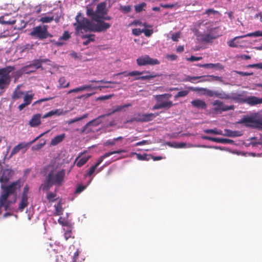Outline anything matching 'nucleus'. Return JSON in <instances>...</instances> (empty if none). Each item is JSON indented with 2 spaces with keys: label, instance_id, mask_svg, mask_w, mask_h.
Listing matches in <instances>:
<instances>
[{
  "label": "nucleus",
  "instance_id": "f257e3e1",
  "mask_svg": "<svg viewBox=\"0 0 262 262\" xmlns=\"http://www.w3.org/2000/svg\"><path fill=\"white\" fill-rule=\"evenodd\" d=\"M75 19L76 23H74L73 25L76 32L82 31V30L85 32L88 31L101 32L105 31L111 27L110 24L100 20V18L95 20L97 22L96 24L93 23L88 18L82 17L80 13L76 16Z\"/></svg>",
  "mask_w": 262,
  "mask_h": 262
},
{
  "label": "nucleus",
  "instance_id": "f03ea898",
  "mask_svg": "<svg viewBox=\"0 0 262 262\" xmlns=\"http://www.w3.org/2000/svg\"><path fill=\"white\" fill-rule=\"evenodd\" d=\"M48 173L45 179V183L40 186L43 190L50 189L53 185L61 186L64 182L66 175V170L61 169L57 170V167L49 165L48 167Z\"/></svg>",
  "mask_w": 262,
  "mask_h": 262
},
{
  "label": "nucleus",
  "instance_id": "7ed1b4c3",
  "mask_svg": "<svg viewBox=\"0 0 262 262\" xmlns=\"http://www.w3.org/2000/svg\"><path fill=\"white\" fill-rule=\"evenodd\" d=\"M106 13V3L104 2L98 4L95 11L91 8H86V14L93 20H97L98 18H103Z\"/></svg>",
  "mask_w": 262,
  "mask_h": 262
},
{
  "label": "nucleus",
  "instance_id": "20e7f679",
  "mask_svg": "<svg viewBox=\"0 0 262 262\" xmlns=\"http://www.w3.org/2000/svg\"><path fill=\"white\" fill-rule=\"evenodd\" d=\"M14 70V67L11 66L0 69V89H4L9 85L11 81L10 73Z\"/></svg>",
  "mask_w": 262,
  "mask_h": 262
},
{
  "label": "nucleus",
  "instance_id": "39448f33",
  "mask_svg": "<svg viewBox=\"0 0 262 262\" xmlns=\"http://www.w3.org/2000/svg\"><path fill=\"white\" fill-rule=\"evenodd\" d=\"M48 26L47 25H39L33 28L30 32L31 36L38 38L39 40H42L51 37L52 35L48 31Z\"/></svg>",
  "mask_w": 262,
  "mask_h": 262
},
{
  "label": "nucleus",
  "instance_id": "423d86ee",
  "mask_svg": "<svg viewBox=\"0 0 262 262\" xmlns=\"http://www.w3.org/2000/svg\"><path fill=\"white\" fill-rule=\"evenodd\" d=\"M188 89L192 91H204V95L208 97H216L221 99H228L229 94L225 93L223 91H212L207 88H199L189 87Z\"/></svg>",
  "mask_w": 262,
  "mask_h": 262
},
{
  "label": "nucleus",
  "instance_id": "0eeeda50",
  "mask_svg": "<svg viewBox=\"0 0 262 262\" xmlns=\"http://www.w3.org/2000/svg\"><path fill=\"white\" fill-rule=\"evenodd\" d=\"M240 122L245 123V125L247 127L262 129V117L255 118L253 117H245L242 119Z\"/></svg>",
  "mask_w": 262,
  "mask_h": 262
},
{
  "label": "nucleus",
  "instance_id": "6e6552de",
  "mask_svg": "<svg viewBox=\"0 0 262 262\" xmlns=\"http://www.w3.org/2000/svg\"><path fill=\"white\" fill-rule=\"evenodd\" d=\"M137 63L139 66L146 65L154 66L160 64V61L157 59L151 58L148 55H142L136 59Z\"/></svg>",
  "mask_w": 262,
  "mask_h": 262
},
{
  "label": "nucleus",
  "instance_id": "1a4fd4ad",
  "mask_svg": "<svg viewBox=\"0 0 262 262\" xmlns=\"http://www.w3.org/2000/svg\"><path fill=\"white\" fill-rule=\"evenodd\" d=\"M21 187L20 182L19 180H17L12 182L11 184L5 186L2 184L1 188L3 190H5L9 195L15 194L16 190L19 189Z\"/></svg>",
  "mask_w": 262,
  "mask_h": 262
},
{
  "label": "nucleus",
  "instance_id": "9d476101",
  "mask_svg": "<svg viewBox=\"0 0 262 262\" xmlns=\"http://www.w3.org/2000/svg\"><path fill=\"white\" fill-rule=\"evenodd\" d=\"M247 94L246 91H242L241 93H232L229 94L228 99L234 101L238 103H245L246 96Z\"/></svg>",
  "mask_w": 262,
  "mask_h": 262
},
{
  "label": "nucleus",
  "instance_id": "9b49d317",
  "mask_svg": "<svg viewBox=\"0 0 262 262\" xmlns=\"http://www.w3.org/2000/svg\"><path fill=\"white\" fill-rule=\"evenodd\" d=\"M14 174L13 171L9 168H5L0 171V183L6 184L12 178Z\"/></svg>",
  "mask_w": 262,
  "mask_h": 262
},
{
  "label": "nucleus",
  "instance_id": "f8f14e48",
  "mask_svg": "<svg viewBox=\"0 0 262 262\" xmlns=\"http://www.w3.org/2000/svg\"><path fill=\"white\" fill-rule=\"evenodd\" d=\"M212 105L215 106L214 108L215 112H226L230 110H233L234 109V106L231 105L230 106L226 105L223 102L220 100H216L212 103Z\"/></svg>",
  "mask_w": 262,
  "mask_h": 262
},
{
  "label": "nucleus",
  "instance_id": "ddd939ff",
  "mask_svg": "<svg viewBox=\"0 0 262 262\" xmlns=\"http://www.w3.org/2000/svg\"><path fill=\"white\" fill-rule=\"evenodd\" d=\"M105 115H102L99 116L98 118L94 119L91 121H89L88 123H87L82 128V129L81 130V134H88L92 132V129L89 128V126L94 125L95 126H97L99 125L101 121L99 120L100 118L103 117Z\"/></svg>",
  "mask_w": 262,
  "mask_h": 262
},
{
  "label": "nucleus",
  "instance_id": "4468645a",
  "mask_svg": "<svg viewBox=\"0 0 262 262\" xmlns=\"http://www.w3.org/2000/svg\"><path fill=\"white\" fill-rule=\"evenodd\" d=\"M202 138L204 140H208L216 143L224 144H232L234 142L233 140L229 139L215 138L207 136H202Z\"/></svg>",
  "mask_w": 262,
  "mask_h": 262
},
{
  "label": "nucleus",
  "instance_id": "2eb2a0df",
  "mask_svg": "<svg viewBox=\"0 0 262 262\" xmlns=\"http://www.w3.org/2000/svg\"><path fill=\"white\" fill-rule=\"evenodd\" d=\"M159 115L158 113H149L139 114L138 118V122H148L152 120L154 118Z\"/></svg>",
  "mask_w": 262,
  "mask_h": 262
},
{
  "label": "nucleus",
  "instance_id": "dca6fc26",
  "mask_svg": "<svg viewBox=\"0 0 262 262\" xmlns=\"http://www.w3.org/2000/svg\"><path fill=\"white\" fill-rule=\"evenodd\" d=\"M29 92H28L27 93H26L24 97V103L20 104L18 106V108L19 111H21L23 110L25 107L31 104L32 102V101L33 98L34 94H29L28 93Z\"/></svg>",
  "mask_w": 262,
  "mask_h": 262
},
{
  "label": "nucleus",
  "instance_id": "f3484780",
  "mask_svg": "<svg viewBox=\"0 0 262 262\" xmlns=\"http://www.w3.org/2000/svg\"><path fill=\"white\" fill-rule=\"evenodd\" d=\"M41 114H36L34 115L29 122V125L32 127H36L41 124Z\"/></svg>",
  "mask_w": 262,
  "mask_h": 262
},
{
  "label": "nucleus",
  "instance_id": "a211bd4d",
  "mask_svg": "<svg viewBox=\"0 0 262 262\" xmlns=\"http://www.w3.org/2000/svg\"><path fill=\"white\" fill-rule=\"evenodd\" d=\"M126 151L124 149L122 150H115L113 151H110L108 152L105 153L103 155L101 156L100 158L98 159L96 163L94 165L95 166H96L97 168V167L101 163V162L103 161V160L106 158V157H108L110 156L111 155L115 154H120L122 152H125Z\"/></svg>",
  "mask_w": 262,
  "mask_h": 262
},
{
  "label": "nucleus",
  "instance_id": "6ab92c4d",
  "mask_svg": "<svg viewBox=\"0 0 262 262\" xmlns=\"http://www.w3.org/2000/svg\"><path fill=\"white\" fill-rule=\"evenodd\" d=\"M245 103L253 106L262 103V98H259L255 96H249L245 98Z\"/></svg>",
  "mask_w": 262,
  "mask_h": 262
},
{
  "label": "nucleus",
  "instance_id": "aec40b11",
  "mask_svg": "<svg viewBox=\"0 0 262 262\" xmlns=\"http://www.w3.org/2000/svg\"><path fill=\"white\" fill-rule=\"evenodd\" d=\"M9 195H10L5 190H3L2 193L0 196V204L1 206H4L6 210H7L10 203V202L9 201L6 204H5Z\"/></svg>",
  "mask_w": 262,
  "mask_h": 262
},
{
  "label": "nucleus",
  "instance_id": "412c9836",
  "mask_svg": "<svg viewBox=\"0 0 262 262\" xmlns=\"http://www.w3.org/2000/svg\"><path fill=\"white\" fill-rule=\"evenodd\" d=\"M199 67H202L205 68H215L219 70H223L224 67L220 63H205V64H198L197 65Z\"/></svg>",
  "mask_w": 262,
  "mask_h": 262
},
{
  "label": "nucleus",
  "instance_id": "4be33fe9",
  "mask_svg": "<svg viewBox=\"0 0 262 262\" xmlns=\"http://www.w3.org/2000/svg\"><path fill=\"white\" fill-rule=\"evenodd\" d=\"M90 157V156H84L80 158V156H79L76 158L75 163H76L77 167H81L88 162Z\"/></svg>",
  "mask_w": 262,
  "mask_h": 262
},
{
  "label": "nucleus",
  "instance_id": "5701e85b",
  "mask_svg": "<svg viewBox=\"0 0 262 262\" xmlns=\"http://www.w3.org/2000/svg\"><path fill=\"white\" fill-rule=\"evenodd\" d=\"M20 87L19 85H17L13 93L11 98L13 100L21 98L25 95V93L20 90Z\"/></svg>",
  "mask_w": 262,
  "mask_h": 262
},
{
  "label": "nucleus",
  "instance_id": "b1692460",
  "mask_svg": "<svg viewBox=\"0 0 262 262\" xmlns=\"http://www.w3.org/2000/svg\"><path fill=\"white\" fill-rule=\"evenodd\" d=\"M191 103L193 106L196 108L206 109L207 107V104L206 102L204 100L201 99H197L192 100L191 102Z\"/></svg>",
  "mask_w": 262,
  "mask_h": 262
},
{
  "label": "nucleus",
  "instance_id": "393cba45",
  "mask_svg": "<svg viewBox=\"0 0 262 262\" xmlns=\"http://www.w3.org/2000/svg\"><path fill=\"white\" fill-rule=\"evenodd\" d=\"M45 134V133L41 134L39 136L37 137L35 139H34L33 140H32V141H31L29 143H25V142H22L19 143L17 145L18 146L19 149L20 150L25 148V150L24 151V152H25L30 145H31L33 143H34L36 140L38 139L40 137L42 136Z\"/></svg>",
  "mask_w": 262,
  "mask_h": 262
},
{
  "label": "nucleus",
  "instance_id": "a878e982",
  "mask_svg": "<svg viewBox=\"0 0 262 262\" xmlns=\"http://www.w3.org/2000/svg\"><path fill=\"white\" fill-rule=\"evenodd\" d=\"M16 23V20L14 18H9V15H6L0 17V23L3 25H14Z\"/></svg>",
  "mask_w": 262,
  "mask_h": 262
},
{
  "label": "nucleus",
  "instance_id": "bb28decb",
  "mask_svg": "<svg viewBox=\"0 0 262 262\" xmlns=\"http://www.w3.org/2000/svg\"><path fill=\"white\" fill-rule=\"evenodd\" d=\"M65 137L66 134L64 133L55 137L51 140L50 145L52 146L57 145L61 143L64 139Z\"/></svg>",
  "mask_w": 262,
  "mask_h": 262
},
{
  "label": "nucleus",
  "instance_id": "cd10ccee",
  "mask_svg": "<svg viewBox=\"0 0 262 262\" xmlns=\"http://www.w3.org/2000/svg\"><path fill=\"white\" fill-rule=\"evenodd\" d=\"M224 134L223 135L229 137H236L242 136V134L239 131H233L229 129H225L224 130Z\"/></svg>",
  "mask_w": 262,
  "mask_h": 262
},
{
  "label": "nucleus",
  "instance_id": "c85d7f7f",
  "mask_svg": "<svg viewBox=\"0 0 262 262\" xmlns=\"http://www.w3.org/2000/svg\"><path fill=\"white\" fill-rule=\"evenodd\" d=\"M28 196H21L20 203L19 204L18 209L20 211H23L25 207H26L28 204Z\"/></svg>",
  "mask_w": 262,
  "mask_h": 262
},
{
  "label": "nucleus",
  "instance_id": "c756f323",
  "mask_svg": "<svg viewBox=\"0 0 262 262\" xmlns=\"http://www.w3.org/2000/svg\"><path fill=\"white\" fill-rule=\"evenodd\" d=\"M202 39L203 41L209 42L212 41L213 39L216 38L218 36L214 35L211 32H210L209 33L202 35Z\"/></svg>",
  "mask_w": 262,
  "mask_h": 262
},
{
  "label": "nucleus",
  "instance_id": "7c9ffc66",
  "mask_svg": "<svg viewBox=\"0 0 262 262\" xmlns=\"http://www.w3.org/2000/svg\"><path fill=\"white\" fill-rule=\"evenodd\" d=\"M61 114H62V111H61L59 109H56L48 112L42 116V118H46L55 115H60Z\"/></svg>",
  "mask_w": 262,
  "mask_h": 262
},
{
  "label": "nucleus",
  "instance_id": "2f4dec72",
  "mask_svg": "<svg viewBox=\"0 0 262 262\" xmlns=\"http://www.w3.org/2000/svg\"><path fill=\"white\" fill-rule=\"evenodd\" d=\"M132 154L136 155L138 160H139L148 161L150 159V155H147L146 154L141 155L140 154H137L136 152H132Z\"/></svg>",
  "mask_w": 262,
  "mask_h": 262
},
{
  "label": "nucleus",
  "instance_id": "473e14b6",
  "mask_svg": "<svg viewBox=\"0 0 262 262\" xmlns=\"http://www.w3.org/2000/svg\"><path fill=\"white\" fill-rule=\"evenodd\" d=\"M28 67H33L35 70L38 69L42 67L41 61H40L39 59L33 60Z\"/></svg>",
  "mask_w": 262,
  "mask_h": 262
},
{
  "label": "nucleus",
  "instance_id": "72a5a7b5",
  "mask_svg": "<svg viewBox=\"0 0 262 262\" xmlns=\"http://www.w3.org/2000/svg\"><path fill=\"white\" fill-rule=\"evenodd\" d=\"M82 38L86 39V40L83 41V44L84 46H86L88 45L90 42L94 41L95 40V35L90 34L88 35H84Z\"/></svg>",
  "mask_w": 262,
  "mask_h": 262
},
{
  "label": "nucleus",
  "instance_id": "f704fd0d",
  "mask_svg": "<svg viewBox=\"0 0 262 262\" xmlns=\"http://www.w3.org/2000/svg\"><path fill=\"white\" fill-rule=\"evenodd\" d=\"M55 208V214L56 215H60L63 213V209L61 202H59L57 204L54 205Z\"/></svg>",
  "mask_w": 262,
  "mask_h": 262
},
{
  "label": "nucleus",
  "instance_id": "c9c22d12",
  "mask_svg": "<svg viewBox=\"0 0 262 262\" xmlns=\"http://www.w3.org/2000/svg\"><path fill=\"white\" fill-rule=\"evenodd\" d=\"M204 132L206 134H211L214 135H223V132L215 128L213 129H207L204 130Z\"/></svg>",
  "mask_w": 262,
  "mask_h": 262
},
{
  "label": "nucleus",
  "instance_id": "e433bc0d",
  "mask_svg": "<svg viewBox=\"0 0 262 262\" xmlns=\"http://www.w3.org/2000/svg\"><path fill=\"white\" fill-rule=\"evenodd\" d=\"M157 76H159L157 74H151L148 75H145V76H142L140 77H137L135 78L134 80H150L151 78H155Z\"/></svg>",
  "mask_w": 262,
  "mask_h": 262
},
{
  "label": "nucleus",
  "instance_id": "4c0bfd02",
  "mask_svg": "<svg viewBox=\"0 0 262 262\" xmlns=\"http://www.w3.org/2000/svg\"><path fill=\"white\" fill-rule=\"evenodd\" d=\"M59 86H58L59 88H68L70 86V82H68L67 83H66V78L64 77H60L58 80Z\"/></svg>",
  "mask_w": 262,
  "mask_h": 262
},
{
  "label": "nucleus",
  "instance_id": "58836bf2",
  "mask_svg": "<svg viewBox=\"0 0 262 262\" xmlns=\"http://www.w3.org/2000/svg\"><path fill=\"white\" fill-rule=\"evenodd\" d=\"M258 37V36H262V31H257L254 32L248 33L244 35H242V37Z\"/></svg>",
  "mask_w": 262,
  "mask_h": 262
},
{
  "label": "nucleus",
  "instance_id": "ea45409f",
  "mask_svg": "<svg viewBox=\"0 0 262 262\" xmlns=\"http://www.w3.org/2000/svg\"><path fill=\"white\" fill-rule=\"evenodd\" d=\"M131 106V104H125L124 105L117 106L114 110H113V111L110 114H108L107 115H110L114 114L117 112L121 111L123 108H124L125 107H128V106Z\"/></svg>",
  "mask_w": 262,
  "mask_h": 262
},
{
  "label": "nucleus",
  "instance_id": "a19ab883",
  "mask_svg": "<svg viewBox=\"0 0 262 262\" xmlns=\"http://www.w3.org/2000/svg\"><path fill=\"white\" fill-rule=\"evenodd\" d=\"M243 38V37H242V36H236L232 39L229 40L227 42V44L230 47L236 48L237 47V45L236 43H235V40L237 38Z\"/></svg>",
  "mask_w": 262,
  "mask_h": 262
},
{
  "label": "nucleus",
  "instance_id": "79ce46f5",
  "mask_svg": "<svg viewBox=\"0 0 262 262\" xmlns=\"http://www.w3.org/2000/svg\"><path fill=\"white\" fill-rule=\"evenodd\" d=\"M54 20V16H43L41 17L39 21L42 23H50Z\"/></svg>",
  "mask_w": 262,
  "mask_h": 262
},
{
  "label": "nucleus",
  "instance_id": "37998d69",
  "mask_svg": "<svg viewBox=\"0 0 262 262\" xmlns=\"http://www.w3.org/2000/svg\"><path fill=\"white\" fill-rule=\"evenodd\" d=\"M189 92V90H183L179 92L175 96L174 98L176 99L179 97H183L186 96Z\"/></svg>",
  "mask_w": 262,
  "mask_h": 262
},
{
  "label": "nucleus",
  "instance_id": "c03bdc74",
  "mask_svg": "<svg viewBox=\"0 0 262 262\" xmlns=\"http://www.w3.org/2000/svg\"><path fill=\"white\" fill-rule=\"evenodd\" d=\"M88 114H84L81 117L76 118L69 120L68 123L69 124H72L73 123L80 121V120H82L83 119L86 118L88 117Z\"/></svg>",
  "mask_w": 262,
  "mask_h": 262
},
{
  "label": "nucleus",
  "instance_id": "a18cd8bd",
  "mask_svg": "<svg viewBox=\"0 0 262 262\" xmlns=\"http://www.w3.org/2000/svg\"><path fill=\"white\" fill-rule=\"evenodd\" d=\"M203 78H206V75L201 76H187L186 77L185 81H189V82L194 83V82L192 81V80H197V79H200Z\"/></svg>",
  "mask_w": 262,
  "mask_h": 262
},
{
  "label": "nucleus",
  "instance_id": "49530a36",
  "mask_svg": "<svg viewBox=\"0 0 262 262\" xmlns=\"http://www.w3.org/2000/svg\"><path fill=\"white\" fill-rule=\"evenodd\" d=\"M146 6V4L143 2L140 4L135 6V10L137 13L141 12L143 10V8Z\"/></svg>",
  "mask_w": 262,
  "mask_h": 262
},
{
  "label": "nucleus",
  "instance_id": "de8ad7c7",
  "mask_svg": "<svg viewBox=\"0 0 262 262\" xmlns=\"http://www.w3.org/2000/svg\"><path fill=\"white\" fill-rule=\"evenodd\" d=\"M56 196V195L55 193L52 192H50L47 195V199L50 202H53L56 200V199H55Z\"/></svg>",
  "mask_w": 262,
  "mask_h": 262
},
{
  "label": "nucleus",
  "instance_id": "09e8293b",
  "mask_svg": "<svg viewBox=\"0 0 262 262\" xmlns=\"http://www.w3.org/2000/svg\"><path fill=\"white\" fill-rule=\"evenodd\" d=\"M120 10L125 13H127L130 12L132 9V7L129 5L127 6H120Z\"/></svg>",
  "mask_w": 262,
  "mask_h": 262
},
{
  "label": "nucleus",
  "instance_id": "8fccbe9b",
  "mask_svg": "<svg viewBox=\"0 0 262 262\" xmlns=\"http://www.w3.org/2000/svg\"><path fill=\"white\" fill-rule=\"evenodd\" d=\"M54 16V20L55 21L56 23H59L60 17L61 16V11L59 10L56 11V12L55 13Z\"/></svg>",
  "mask_w": 262,
  "mask_h": 262
},
{
  "label": "nucleus",
  "instance_id": "3c124183",
  "mask_svg": "<svg viewBox=\"0 0 262 262\" xmlns=\"http://www.w3.org/2000/svg\"><path fill=\"white\" fill-rule=\"evenodd\" d=\"M161 104H162V108H169L173 105L172 102L171 101L162 102Z\"/></svg>",
  "mask_w": 262,
  "mask_h": 262
},
{
  "label": "nucleus",
  "instance_id": "603ef678",
  "mask_svg": "<svg viewBox=\"0 0 262 262\" xmlns=\"http://www.w3.org/2000/svg\"><path fill=\"white\" fill-rule=\"evenodd\" d=\"M71 37L70 34L68 31H64L61 36L60 37V40H67Z\"/></svg>",
  "mask_w": 262,
  "mask_h": 262
},
{
  "label": "nucleus",
  "instance_id": "864d4df0",
  "mask_svg": "<svg viewBox=\"0 0 262 262\" xmlns=\"http://www.w3.org/2000/svg\"><path fill=\"white\" fill-rule=\"evenodd\" d=\"M143 73V72H139L138 71H134L130 72L127 74H126L125 76H139L141 75Z\"/></svg>",
  "mask_w": 262,
  "mask_h": 262
},
{
  "label": "nucleus",
  "instance_id": "5fc2aeb1",
  "mask_svg": "<svg viewBox=\"0 0 262 262\" xmlns=\"http://www.w3.org/2000/svg\"><path fill=\"white\" fill-rule=\"evenodd\" d=\"M206 78H211L213 81H219L223 82V78L222 77L214 76V75H206Z\"/></svg>",
  "mask_w": 262,
  "mask_h": 262
},
{
  "label": "nucleus",
  "instance_id": "6e6d98bb",
  "mask_svg": "<svg viewBox=\"0 0 262 262\" xmlns=\"http://www.w3.org/2000/svg\"><path fill=\"white\" fill-rule=\"evenodd\" d=\"M97 167L94 165H93L89 170L88 172L84 175V177H86L88 176H91L95 172Z\"/></svg>",
  "mask_w": 262,
  "mask_h": 262
},
{
  "label": "nucleus",
  "instance_id": "4d7b16f0",
  "mask_svg": "<svg viewBox=\"0 0 262 262\" xmlns=\"http://www.w3.org/2000/svg\"><path fill=\"white\" fill-rule=\"evenodd\" d=\"M143 32V29L140 28H134L132 30V33L136 36L140 35Z\"/></svg>",
  "mask_w": 262,
  "mask_h": 262
},
{
  "label": "nucleus",
  "instance_id": "13d9d810",
  "mask_svg": "<svg viewBox=\"0 0 262 262\" xmlns=\"http://www.w3.org/2000/svg\"><path fill=\"white\" fill-rule=\"evenodd\" d=\"M143 32L146 36L149 37L153 33V31L151 29H143Z\"/></svg>",
  "mask_w": 262,
  "mask_h": 262
},
{
  "label": "nucleus",
  "instance_id": "bf43d9fd",
  "mask_svg": "<svg viewBox=\"0 0 262 262\" xmlns=\"http://www.w3.org/2000/svg\"><path fill=\"white\" fill-rule=\"evenodd\" d=\"M86 187V186H83L82 185H78L76 190H75V193H79L81 192L83 190H84L85 189Z\"/></svg>",
  "mask_w": 262,
  "mask_h": 262
},
{
  "label": "nucleus",
  "instance_id": "052dcab7",
  "mask_svg": "<svg viewBox=\"0 0 262 262\" xmlns=\"http://www.w3.org/2000/svg\"><path fill=\"white\" fill-rule=\"evenodd\" d=\"M29 187L28 185H26L24 188L21 196H28V193L29 192Z\"/></svg>",
  "mask_w": 262,
  "mask_h": 262
},
{
  "label": "nucleus",
  "instance_id": "680f3d73",
  "mask_svg": "<svg viewBox=\"0 0 262 262\" xmlns=\"http://www.w3.org/2000/svg\"><path fill=\"white\" fill-rule=\"evenodd\" d=\"M112 95H104L102 96L98 97L97 98V100H105L110 99L112 98Z\"/></svg>",
  "mask_w": 262,
  "mask_h": 262
},
{
  "label": "nucleus",
  "instance_id": "e2e57ef3",
  "mask_svg": "<svg viewBox=\"0 0 262 262\" xmlns=\"http://www.w3.org/2000/svg\"><path fill=\"white\" fill-rule=\"evenodd\" d=\"M19 150L20 149H19L18 146L17 145L15 146V147H14V148L12 149L11 152L10 157H11L12 156L18 153L19 151Z\"/></svg>",
  "mask_w": 262,
  "mask_h": 262
},
{
  "label": "nucleus",
  "instance_id": "0e129e2a",
  "mask_svg": "<svg viewBox=\"0 0 262 262\" xmlns=\"http://www.w3.org/2000/svg\"><path fill=\"white\" fill-rule=\"evenodd\" d=\"M202 59V57H195L194 56H191L190 57L187 58V60L190 61H199Z\"/></svg>",
  "mask_w": 262,
  "mask_h": 262
},
{
  "label": "nucleus",
  "instance_id": "69168bd1",
  "mask_svg": "<svg viewBox=\"0 0 262 262\" xmlns=\"http://www.w3.org/2000/svg\"><path fill=\"white\" fill-rule=\"evenodd\" d=\"M180 37V34L179 33H176L172 34L171 39L173 41H177Z\"/></svg>",
  "mask_w": 262,
  "mask_h": 262
},
{
  "label": "nucleus",
  "instance_id": "338daca9",
  "mask_svg": "<svg viewBox=\"0 0 262 262\" xmlns=\"http://www.w3.org/2000/svg\"><path fill=\"white\" fill-rule=\"evenodd\" d=\"M177 55L175 54H167L166 55V58L171 61L175 60L177 59Z\"/></svg>",
  "mask_w": 262,
  "mask_h": 262
},
{
  "label": "nucleus",
  "instance_id": "774afa93",
  "mask_svg": "<svg viewBox=\"0 0 262 262\" xmlns=\"http://www.w3.org/2000/svg\"><path fill=\"white\" fill-rule=\"evenodd\" d=\"M185 146H186V144L182 142V143H174L173 146V147H175V148H183V147H185Z\"/></svg>",
  "mask_w": 262,
  "mask_h": 262
}]
</instances>
